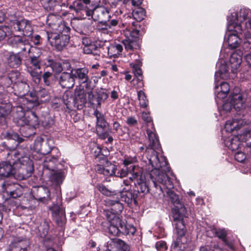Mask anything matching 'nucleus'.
Returning a JSON list of instances; mask_svg holds the SVG:
<instances>
[{"label":"nucleus","instance_id":"obj_1","mask_svg":"<svg viewBox=\"0 0 251 251\" xmlns=\"http://www.w3.org/2000/svg\"><path fill=\"white\" fill-rule=\"evenodd\" d=\"M11 155L12 161L0 163V176L9 177L14 176L19 180L25 179L30 176L34 170L33 164L27 153V149H19L8 155Z\"/></svg>","mask_w":251,"mask_h":251},{"label":"nucleus","instance_id":"obj_2","mask_svg":"<svg viewBox=\"0 0 251 251\" xmlns=\"http://www.w3.org/2000/svg\"><path fill=\"white\" fill-rule=\"evenodd\" d=\"M163 169H152L150 172V176L153 183L152 190L153 196L156 199H160L164 196L163 188L168 190L167 195L171 202L178 209L180 208L183 210L184 204L181 201L179 197L172 189L174 188V184L171 179L166 174V172Z\"/></svg>","mask_w":251,"mask_h":251},{"label":"nucleus","instance_id":"obj_3","mask_svg":"<svg viewBox=\"0 0 251 251\" xmlns=\"http://www.w3.org/2000/svg\"><path fill=\"white\" fill-rule=\"evenodd\" d=\"M230 14L227 16L228 23V28L233 30L237 34H244L246 41L244 42V47H247L248 44L249 48H251V18L245 24L243 22L247 18L251 16V12L249 9H241L239 11L230 10Z\"/></svg>","mask_w":251,"mask_h":251},{"label":"nucleus","instance_id":"obj_4","mask_svg":"<svg viewBox=\"0 0 251 251\" xmlns=\"http://www.w3.org/2000/svg\"><path fill=\"white\" fill-rule=\"evenodd\" d=\"M147 134L149 144L146 152L149 163L153 168L152 169H163L165 172L169 171L170 168L166 157L162 156L159 157L155 150L160 148V144L153 124H151V129H147Z\"/></svg>","mask_w":251,"mask_h":251},{"label":"nucleus","instance_id":"obj_5","mask_svg":"<svg viewBox=\"0 0 251 251\" xmlns=\"http://www.w3.org/2000/svg\"><path fill=\"white\" fill-rule=\"evenodd\" d=\"M13 117L18 125L23 127L21 129L23 132L25 128L30 130L27 134L24 133V136L30 137L34 133L33 127L38 124V118L34 112L27 111L25 113L21 107H17L16 112L14 113Z\"/></svg>","mask_w":251,"mask_h":251},{"label":"nucleus","instance_id":"obj_6","mask_svg":"<svg viewBox=\"0 0 251 251\" xmlns=\"http://www.w3.org/2000/svg\"><path fill=\"white\" fill-rule=\"evenodd\" d=\"M58 31V33L47 32V39L52 46H54L58 50H61L69 42L70 28L64 24H61Z\"/></svg>","mask_w":251,"mask_h":251},{"label":"nucleus","instance_id":"obj_7","mask_svg":"<svg viewBox=\"0 0 251 251\" xmlns=\"http://www.w3.org/2000/svg\"><path fill=\"white\" fill-rule=\"evenodd\" d=\"M97 188L102 194L110 198L107 204L112 206L111 210L114 214L113 216L120 214L123 210L124 206L122 203L120 202L118 191L111 190L101 184H98Z\"/></svg>","mask_w":251,"mask_h":251},{"label":"nucleus","instance_id":"obj_8","mask_svg":"<svg viewBox=\"0 0 251 251\" xmlns=\"http://www.w3.org/2000/svg\"><path fill=\"white\" fill-rule=\"evenodd\" d=\"M110 225L108 227L110 234L113 236H119L121 234L133 235L136 228L131 225H127L117 216H114L110 219Z\"/></svg>","mask_w":251,"mask_h":251},{"label":"nucleus","instance_id":"obj_9","mask_svg":"<svg viewBox=\"0 0 251 251\" xmlns=\"http://www.w3.org/2000/svg\"><path fill=\"white\" fill-rule=\"evenodd\" d=\"M86 15L94 16L95 20L98 21L103 25L108 22L111 17L109 11L106 8L103 6L95 4H91V7L87 9Z\"/></svg>","mask_w":251,"mask_h":251},{"label":"nucleus","instance_id":"obj_10","mask_svg":"<svg viewBox=\"0 0 251 251\" xmlns=\"http://www.w3.org/2000/svg\"><path fill=\"white\" fill-rule=\"evenodd\" d=\"M10 44L14 48L19 50V54L27 51L29 54L35 50H38L37 49L30 46L28 41L24 39L20 36H14L9 39Z\"/></svg>","mask_w":251,"mask_h":251},{"label":"nucleus","instance_id":"obj_11","mask_svg":"<svg viewBox=\"0 0 251 251\" xmlns=\"http://www.w3.org/2000/svg\"><path fill=\"white\" fill-rule=\"evenodd\" d=\"M30 56V61L28 63L25 64L26 70L30 75L31 76L36 82H39L40 80V74L37 71L38 70L41 69V60L39 57V55H31Z\"/></svg>","mask_w":251,"mask_h":251},{"label":"nucleus","instance_id":"obj_12","mask_svg":"<svg viewBox=\"0 0 251 251\" xmlns=\"http://www.w3.org/2000/svg\"><path fill=\"white\" fill-rule=\"evenodd\" d=\"M139 32V30L135 28L125 32L126 39L122 41V43L124 44L126 50L131 51L134 49H137L139 46L137 43V39Z\"/></svg>","mask_w":251,"mask_h":251},{"label":"nucleus","instance_id":"obj_13","mask_svg":"<svg viewBox=\"0 0 251 251\" xmlns=\"http://www.w3.org/2000/svg\"><path fill=\"white\" fill-rule=\"evenodd\" d=\"M129 179L134 181L138 193L146 194L150 192V189L145 181V176L143 175L141 171L134 173L132 176L129 177Z\"/></svg>","mask_w":251,"mask_h":251},{"label":"nucleus","instance_id":"obj_14","mask_svg":"<svg viewBox=\"0 0 251 251\" xmlns=\"http://www.w3.org/2000/svg\"><path fill=\"white\" fill-rule=\"evenodd\" d=\"M94 115L97 119L96 126L97 134L103 138L106 134H101V133L107 130L106 129L108 127L109 124L105 120L103 115L97 110L94 112Z\"/></svg>","mask_w":251,"mask_h":251},{"label":"nucleus","instance_id":"obj_15","mask_svg":"<svg viewBox=\"0 0 251 251\" xmlns=\"http://www.w3.org/2000/svg\"><path fill=\"white\" fill-rule=\"evenodd\" d=\"M229 98L233 104L234 108L236 110H240L244 107L246 99L243 95L239 93L238 88L234 89L233 93L229 96Z\"/></svg>","mask_w":251,"mask_h":251},{"label":"nucleus","instance_id":"obj_16","mask_svg":"<svg viewBox=\"0 0 251 251\" xmlns=\"http://www.w3.org/2000/svg\"><path fill=\"white\" fill-rule=\"evenodd\" d=\"M14 28L15 31H21L23 35L25 36H29L32 32V28L30 21L25 19H21L14 25Z\"/></svg>","mask_w":251,"mask_h":251},{"label":"nucleus","instance_id":"obj_17","mask_svg":"<svg viewBox=\"0 0 251 251\" xmlns=\"http://www.w3.org/2000/svg\"><path fill=\"white\" fill-rule=\"evenodd\" d=\"M119 195L120 200L124 201L127 204L131 203L134 202L135 204L137 203L136 198L137 194L136 192H133L132 190L128 189V188H123L122 190L118 191Z\"/></svg>","mask_w":251,"mask_h":251},{"label":"nucleus","instance_id":"obj_18","mask_svg":"<svg viewBox=\"0 0 251 251\" xmlns=\"http://www.w3.org/2000/svg\"><path fill=\"white\" fill-rule=\"evenodd\" d=\"M58 83L62 88L70 89L74 87L75 80L72 73H62L58 78Z\"/></svg>","mask_w":251,"mask_h":251},{"label":"nucleus","instance_id":"obj_19","mask_svg":"<svg viewBox=\"0 0 251 251\" xmlns=\"http://www.w3.org/2000/svg\"><path fill=\"white\" fill-rule=\"evenodd\" d=\"M71 73L75 80L76 78L80 83L87 84L89 80V71L87 69L85 68L75 69L71 71Z\"/></svg>","mask_w":251,"mask_h":251},{"label":"nucleus","instance_id":"obj_20","mask_svg":"<svg viewBox=\"0 0 251 251\" xmlns=\"http://www.w3.org/2000/svg\"><path fill=\"white\" fill-rule=\"evenodd\" d=\"M8 65L13 68H18L22 64V58L19 53L8 52L5 56Z\"/></svg>","mask_w":251,"mask_h":251},{"label":"nucleus","instance_id":"obj_21","mask_svg":"<svg viewBox=\"0 0 251 251\" xmlns=\"http://www.w3.org/2000/svg\"><path fill=\"white\" fill-rule=\"evenodd\" d=\"M132 5L134 7L132 9V16L137 21H141L145 17V10L140 7L142 4V1H131Z\"/></svg>","mask_w":251,"mask_h":251},{"label":"nucleus","instance_id":"obj_22","mask_svg":"<svg viewBox=\"0 0 251 251\" xmlns=\"http://www.w3.org/2000/svg\"><path fill=\"white\" fill-rule=\"evenodd\" d=\"M52 215L57 225L62 226L66 221L65 211L63 208L59 206H54L52 208Z\"/></svg>","mask_w":251,"mask_h":251},{"label":"nucleus","instance_id":"obj_23","mask_svg":"<svg viewBox=\"0 0 251 251\" xmlns=\"http://www.w3.org/2000/svg\"><path fill=\"white\" fill-rule=\"evenodd\" d=\"M116 170V166L109 162H106L104 166H98L97 168V171L100 174L107 176H115Z\"/></svg>","mask_w":251,"mask_h":251},{"label":"nucleus","instance_id":"obj_24","mask_svg":"<svg viewBox=\"0 0 251 251\" xmlns=\"http://www.w3.org/2000/svg\"><path fill=\"white\" fill-rule=\"evenodd\" d=\"M91 1H74L72 5L69 6V8L74 10L78 13L84 11L86 14V11L89 7H91Z\"/></svg>","mask_w":251,"mask_h":251},{"label":"nucleus","instance_id":"obj_25","mask_svg":"<svg viewBox=\"0 0 251 251\" xmlns=\"http://www.w3.org/2000/svg\"><path fill=\"white\" fill-rule=\"evenodd\" d=\"M12 105L9 103H6L0 105V123L2 125H6L7 119L10 114Z\"/></svg>","mask_w":251,"mask_h":251},{"label":"nucleus","instance_id":"obj_26","mask_svg":"<svg viewBox=\"0 0 251 251\" xmlns=\"http://www.w3.org/2000/svg\"><path fill=\"white\" fill-rule=\"evenodd\" d=\"M62 100L69 110H72L75 106V97L74 96L73 93L71 91H65L62 96Z\"/></svg>","mask_w":251,"mask_h":251},{"label":"nucleus","instance_id":"obj_27","mask_svg":"<svg viewBox=\"0 0 251 251\" xmlns=\"http://www.w3.org/2000/svg\"><path fill=\"white\" fill-rule=\"evenodd\" d=\"M244 122L242 120L236 119L229 120L226 122L225 125V129L226 131L231 132L234 130H237L243 126Z\"/></svg>","mask_w":251,"mask_h":251},{"label":"nucleus","instance_id":"obj_28","mask_svg":"<svg viewBox=\"0 0 251 251\" xmlns=\"http://www.w3.org/2000/svg\"><path fill=\"white\" fill-rule=\"evenodd\" d=\"M229 62L231 64V71L236 73L242 62V56L236 52L232 53L230 57Z\"/></svg>","mask_w":251,"mask_h":251},{"label":"nucleus","instance_id":"obj_29","mask_svg":"<svg viewBox=\"0 0 251 251\" xmlns=\"http://www.w3.org/2000/svg\"><path fill=\"white\" fill-rule=\"evenodd\" d=\"M52 151L55 154L52 155L51 157H47L44 163V167L50 170H53V166H51L50 163H55L60 156V152L57 149L54 148Z\"/></svg>","mask_w":251,"mask_h":251},{"label":"nucleus","instance_id":"obj_30","mask_svg":"<svg viewBox=\"0 0 251 251\" xmlns=\"http://www.w3.org/2000/svg\"><path fill=\"white\" fill-rule=\"evenodd\" d=\"M140 171L138 168H136L135 165H131L130 167H125L122 168L118 172L115 171V174L114 176L119 177L121 178L126 176L128 173L131 174V176L134 173H136V171Z\"/></svg>","mask_w":251,"mask_h":251},{"label":"nucleus","instance_id":"obj_31","mask_svg":"<svg viewBox=\"0 0 251 251\" xmlns=\"http://www.w3.org/2000/svg\"><path fill=\"white\" fill-rule=\"evenodd\" d=\"M123 45L122 43V44L115 43L109 47H106L108 54L110 56L120 54L123 50Z\"/></svg>","mask_w":251,"mask_h":251},{"label":"nucleus","instance_id":"obj_32","mask_svg":"<svg viewBox=\"0 0 251 251\" xmlns=\"http://www.w3.org/2000/svg\"><path fill=\"white\" fill-rule=\"evenodd\" d=\"M225 145L228 148L232 151L237 150L241 145V141L237 136L228 139L225 141Z\"/></svg>","mask_w":251,"mask_h":251},{"label":"nucleus","instance_id":"obj_33","mask_svg":"<svg viewBox=\"0 0 251 251\" xmlns=\"http://www.w3.org/2000/svg\"><path fill=\"white\" fill-rule=\"evenodd\" d=\"M226 42L229 48L233 50L239 47L240 44V39L236 34H230L228 36Z\"/></svg>","mask_w":251,"mask_h":251},{"label":"nucleus","instance_id":"obj_34","mask_svg":"<svg viewBox=\"0 0 251 251\" xmlns=\"http://www.w3.org/2000/svg\"><path fill=\"white\" fill-rule=\"evenodd\" d=\"M37 197V199L41 201L49 200L50 199V192L49 189L44 186L38 187Z\"/></svg>","mask_w":251,"mask_h":251},{"label":"nucleus","instance_id":"obj_35","mask_svg":"<svg viewBox=\"0 0 251 251\" xmlns=\"http://www.w3.org/2000/svg\"><path fill=\"white\" fill-rule=\"evenodd\" d=\"M76 31L82 35H88L92 32V27L86 23H81L76 27Z\"/></svg>","mask_w":251,"mask_h":251},{"label":"nucleus","instance_id":"obj_36","mask_svg":"<svg viewBox=\"0 0 251 251\" xmlns=\"http://www.w3.org/2000/svg\"><path fill=\"white\" fill-rule=\"evenodd\" d=\"M88 95L90 96V94L89 93H85L83 91H78L75 96V104L83 105L87 102L86 95Z\"/></svg>","mask_w":251,"mask_h":251},{"label":"nucleus","instance_id":"obj_37","mask_svg":"<svg viewBox=\"0 0 251 251\" xmlns=\"http://www.w3.org/2000/svg\"><path fill=\"white\" fill-rule=\"evenodd\" d=\"M6 203L8 205L9 209H13L14 210L15 209L20 208L22 209L26 208V207L21 205L20 204L19 200L13 198H9L6 200Z\"/></svg>","mask_w":251,"mask_h":251},{"label":"nucleus","instance_id":"obj_38","mask_svg":"<svg viewBox=\"0 0 251 251\" xmlns=\"http://www.w3.org/2000/svg\"><path fill=\"white\" fill-rule=\"evenodd\" d=\"M3 136L4 138H7V139H11L16 141L17 142V144L16 145L17 146L23 142L25 140V139L20 137L18 133L14 132H7L3 134Z\"/></svg>","mask_w":251,"mask_h":251},{"label":"nucleus","instance_id":"obj_39","mask_svg":"<svg viewBox=\"0 0 251 251\" xmlns=\"http://www.w3.org/2000/svg\"><path fill=\"white\" fill-rule=\"evenodd\" d=\"M64 178V174L61 172L53 173L50 176L51 181L56 185H60L62 183Z\"/></svg>","mask_w":251,"mask_h":251},{"label":"nucleus","instance_id":"obj_40","mask_svg":"<svg viewBox=\"0 0 251 251\" xmlns=\"http://www.w3.org/2000/svg\"><path fill=\"white\" fill-rule=\"evenodd\" d=\"M174 224L178 237L180 238L184 236L186 230L183 221H179L178 222H176Z\"/></svg>","mask_w":251,"mask_h":251},{"label":"nucleus","instance_id":"obj_41","mask_svg":"<svg viewBox=\"0 0 251 251\" xmlns=\"http://www.w3.org/2000/svg\"><path fill=\"white\" fill-rule=\"evenodd\" d=\"M185 211V208L184 207L183 210L177 208H175L173 211V217L174 223L178 222L179 221H183V216H184V212Z\"/></svg>","mask_w":251,"mask_h":251},{"label":"nucleus","instance_id":"obj_42","mask_svg":"<svg viewBox=\"0 0 251 251\" xmlns=\"http://www.w3.org/2000/svg\"><path fill=\"white\" fill-rule=\"evenodd\" d=\"M51 140H44L42 145L41 150L40 153L43 154H47L50 152L53 148H52V146L50 144Z\"/></svg>","mask_w":251,"mask_h":251},{"label":"nucleus","instance_id":"obj_43","mask_svg":"<svg viewBox=\"0 0 251 251\" xmlns=\"http://www.w3.org/2000/svg\"><path fill=\"white\" fill-rule=\"evenodd\" d=\"M16 86L21 95H25L29 91V85L25 82H19L17 84Z\"/></svg>","mask_w":251,"mask_h":251},{"label":"nucleus","instance_id":"obj_44","mask_svg":"<svg viewBox=\"0 0 251 251\" xmlns=\"http://www.w3.org/2000/svg\"><path fill=\"white\" fill-rule=\"evenodd\" d=\"M138 98L139 101L140 106L143 108H146L148 105V100L145 93L140 90L138 92Z\"/></svg>","mask_w":251,"mask_h":251},{"label":"nucleus","instance_id":"obj_45","mask_svg":"<svg viewBox=\"0 0 251 251\" xmlns=\"http://www.w3.org/2000/svg\"><path fill=\"white\" fill-rule=\"evenodd\" d=\"M49 65L51 66L52 70L56 73H60L63 71L62 64L60 62H55L52 59H49Z\"/></svg>","mask_w":251,"mask_h":251},{"label":"nucleus","instance_id":"obj_46","mask_svg":"<svg viewBox=\"0 0 251 251\" xmlns=\"http://www.w3.org/2000/svg\"><path fill=\"white\" fill-rule=\"evenodd\" d=\"M49 230V224L44 221L38 227L39 232L40 233V236L41 237H45L48 234Z\"/></svg>","mask_w":251,"mask_h":251},{"label":"nucleus","instance_id":"obj_47","mask_svg":"<svg viewBox=\"0 0 251 251\" xmlns=\"http://www.w3.org/2000/svg\"><path fill=\"white\" fill-rule=\"evenodd\" d=\"M44 84L47 86H50L52 84V74L48 71L45 72L42 75Z\"/></svg>","mask_w":251,"mask_h":251},{"label":"nucleus","instance_id":"obj_48","mask_svg":"<svg viewBox=\"0 0 251 251\" xmlns=\"http://www.w3.org/2000/svg\"><path fill=\"white\" fill-rule=\"evenodd\" d=\"M183 248L181 239L177 237L172 245L171 251H183Z\"/></svg>","mask_w":251,"mask_h":251},{"label":"nucleus","instance_id":"obj_49","mask_svg":"<svg viewBox=\"0 0 251 251\" xmlns=\"http://www.w3.org/2000/svg\"><path fill=\"white\" fill-rule=\"evenodd\" d=\"M23 188L20 185H17L16 189L9 191V195L11 198L16 199L20 197L23 195Z\"/></svg>","mask_w":251,"mask_h":251},{"label":"nucleus","instance_id":"obj_50","mask_svg":"<svg viewBox=\"0 0 251 251\" xmlns=\"http://www.w3.org/2000/svg\"><path fill=\"white\" fill-rule=\"evenodd\" d=\"M44 141V140L41 137H38L36 139L33 145V149L35 151L40 153L42 145Z\"/></svg>","mask_w":251,"mask_h":251},{"label":"nucleus","instance_id":"obj_51","mask_svg":"<svg viewBox=\"0 0 251 251\" xmlns=\"http://www.w3.org/2000/svg\"><path fill=\"white\" fill-rule=\"evenodd\" d=\"M18 11L16 10L9 11L7 13L9 20L13 23V25L20 20L17 16Z\"/></svg>","mask_w":251,"mask_h":251},{"label":"nucleus","instance_id":"obj_52","mask_svg":"<svg viewBox=\"0 0 251 251\" xmlns=\"http://www.w3.org/2000/svg\"><path fill=\"white\" fill-rule=\"evenodd\" d=\"M200 251H223V250L218 246L214 245L213 246H202L200 248Z\"/></svg>","mask_w":251,"mask_h":251},{"label":"nucleus","instance_id":"obj_53","mask_svg":"<svg viewBox=\"0 0 251 251\" xmlns=\"http://www.w3.org/2000/svg\"><path fill=\"white\" fill-rule=\"evenodd\" d=\"M132 83L136 89L141 88L144 86V82L142 80V77H134L132 79Z\"/></svg>","mask_w":251,"mask_h":251},{"label":"nucleus","instance_id":"obj_54","mask_svg":"<svg viewBox=\"0 0 251 251\" xmlns=\"http://www.w3.org/2000/svg\"><path fill=\"white\" fill-rule=\"evenodd\" d=\"M9 28L6 26H0V41L9 34Z\"/></svg>","mask_w":251,"mask_h":251},{"label":"nucleus","instance_id":"obj_55","mask_svg":"<svg viewBox=\"0 0 251 251\" xmlns=\"http://www.w3.org/2000/svg\"><path fill=\"white\" fill-rule=\"evenodd\" d=\"M108 97V94L104 92H100L98 94V97L97 98V102L98 105L101 104V102L104 101L106 100Z\"/></svg>","mask_w":251,"mask_h":251},{"label":"nucleus","instance_id":"obj_56","mask_svg":"<svg viewBox=\"0 0 251 251\" xmlns=\"http://www.w3.org/2000/svg\"><path fill=\"white\" fill-rule=\"evenodd\" d=\"M155 247L158 251H166L167 247L165 242L160 241L155 244Z\"/></svg>","mask_w":251,"mask_h":251},{"label":"nucleus","instance_id":"obj_57","mask_svg":"<svg viewBox=\"0 0 251 251\" xmlns=\"http://www.w3.org/2000/svg\"><path fill=\"white\" fill-rule=\"evenodd\" d=\"M232 108H234L233 104L232 102L230 101L228 98L227 100L223 104V109L226 112H229Z\"/></svg>","mask_w":251,"mask_h":251},{"label":"nucleus","instance_id":"obj_58","mask_svg":"<svg viewBox=\"0 0 251 251\" xmlns=\"http://www.w3.org/2000/svg\"><path fill=\"white\" fill-rule=\"evenodd\" d=\"M234 157L238 162H242L246 159V156L244 153L241 151H238L235 153Z\"/></svg>","mask_w":251,"mask_h":251},{"label":"nucleus","instance_id":"obj_59","mask_svg":"<svg viewBox=\"0 0 251 251\" xmlns=\"http://www.w3.org/2000/svg\"><path fill=\"white\" fill-rule=\"evenodd\" d=\"M141 117L143 120L147 123L148 126H149V124L151 125L153 124L152 123V119L148 113L143 112L142 113Z\"/></svg>","mask_w":251,"mask_h":251},{"label":"nucleus","instance_id":"obj_60","mask_svg":"<svg viewBox=\"0 0 251 251\" xmlns=\"http://www.w3.org/2000/svg\"><path fill=\"white\" fill-rule=\"evenodd\" d=\"M25 100L26 101L27 107L28 109L32 108L38 104L35 98H33L32 100H28L27 98H26Z\"/></svg>","mask_w":251,"mask_h":251},{"label":"nucleus","instance_id":"obj_61","mask_svg":"<svg viewBox=\"0 0 251 251\" xmlns=\"http://www.w3.org/2000/svg\"><path fill=\"white\" fill-rule=\"evenodd\" d=\"M62 101V100L60 98L55 99L51 101V105L52 108L54 109L59 108L61 105Z\"/></svg>","mask_w":251,"mask_h":251},{"label":"nucleus","instance_id":"obj_62","mask_svg":"<svg viewBox=\"0 0 251 251\" xmlns=\"http://www.w3.org/2000/svg\"><path fill=\"white\" fill-rule=\"evenodd\" d=\"M221 90L222 92L228 93L230 90V87L228 83L226 82H223L220 84Z\"/></svg>","mask_w":251,"mask_h":251},{"label":"nucleus","instance_id":"obj_63","mask_svg":"<svg viewBox=\"0 0 251 251\" xmlns=\"http://www.w3.org/2000/svg\"><path fill=\"white\" fill-rule=\"evenodd\" d=\"M216 234L219 238L224 240L226 236V232L225 229H219L216 231Z\"/></svg>","mask_w":251,"mask_h":251},{"label":"nucleus","instance_id":"obj_64","mask_svg":"<svg viewBox=\"0 0 251 251\" xmlns=\"http://www.w3.org/2000/svg\"><path fill=\"white\" fill-rule=\"evenodd\" d=\"M134 158H126L124 161V167H130L131 165H134L133 163L135 161Z\"/></svg>","mask_w":251,"mask_h":251}]
</instances>
